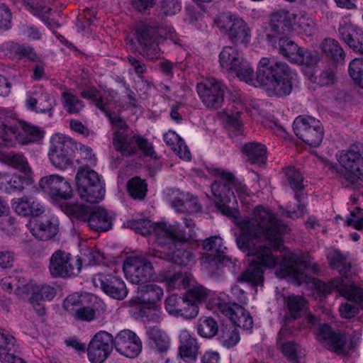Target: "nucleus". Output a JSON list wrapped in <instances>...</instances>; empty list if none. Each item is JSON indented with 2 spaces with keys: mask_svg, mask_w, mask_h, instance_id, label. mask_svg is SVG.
<instances>
[{
  "mask_svg": "<svg viewBox=\"0 0 363 363\" xmlns=\"http://www.w3.org/2000/svg\"><path fill=\"white\" fill-rule=\"evenodd\" d=\"M325 55L336 63H343L345 53L339 43L331 38L325 39L321 43Z\"/></svg>",
  "mask_w": 363,
  "mask_h": 363,
  "instance_id": "obj_37",
  "label": "nucleus"
},
{
  "mask_svg": "<svg viewBox=\"0 0 363 363\" xmlns=\"http://www.w3.org/2000/svg\"><path fill=\"white\" fill-rule=\"evenodd\" d=\"M62 210L69 216L88 222L91 207L84 204L65 203L61 205Z\"/></svg>",
  "mask_w": 363,
  "mask_h": 363,
  "instance_id": "obj_41",
  "label": "nucleus"
},
{
  "mask_svg": "<svg viewBox=\"0 0 363 363\" xmlns=\"http://www.w3.org/2000/svg\"><path fill=\"white\" fill-rule=\"evenodd\" d=\"M360 290L362 296L358 298L356 294H353L350 290L342 291L341 293L347 297V298L351 303H345L342 304L339 308L340 315L344 318H351L355 315L359 311V306L362 308L363 303V291L362 289L359 288Z\"/></svg>",
  "mask_w": 363,
  "mask_h": 363,
  "instance_id": "obj_34",
  "label": "nucleus"
},
{
  "mask_svg": "<svg viewBox=\"0 0 363 363\" xmlns=\"http://www.w3.org/2000/svg\"><path fill=\"white\" fill-rule=\"evenodd\" d=\"M149 345L160 354L166 353L169 349L170 341L167 335L159 328L154 326L147 330Z\"/></svg>",
  "mask_w": 363,
  "mask_h": 363,
  "instance_id": "obj_33",
  "label": "nucleus"
},
{
  "mask_svg": "<svg viewBox=\"0 0 363 363\" xmlns=\"http://www.w3.org/2000/svg\"><path fill=\"white\" fill-rule=\"evenodd\" d=\"M188 299L198 305V303L205 301L208 296V291L202 286H194L190 288L186 295Z\"/></svg>",
  "mask_w": 363,
  "mask_h": 363,
  "instance_id": "obj_56",
  "label": "nucleus"
},
{
  "mask_svg": "<svg viewBox=\"0 0 363 363\" xmlns=\"http://www.w3.org/2000/svg\"><path fill=\"white\" fill-rule=\"evenodd\" d=\"M293 128L296 136L311 147L319 146L323 139V127L319 121L313 117H297Z\"/></svg>",
  "mask_w": 363,
  "mask_h": 363,
  "instance_id": "obj_10",
  "label": "nucleus"
},
{
  "mask_svg": "<svg viewBox=\"0 0 363 363\" xmlns=\"http://www.w3.org/2000/svg\"><path fill=\"white\" fill-rule=\"evenodd\" d=\"M165 143L172 147L177 155L183 160H190L191 152L184 140L175 132L169 131L164 135Z\"/></svg>",
  "mask_w": 363,
  "mask_h": 363,
  "instance_id": "obj_36",
  "label": "nucleus"
},
{
  "mask_svg": "<svg viewBox=\"0 0 363 363\" xmlns=\"http://www.w3.org/2000/svg\"><path fill=\"white\" fill-rule=\"evenodd\" d=\"M92 281L96 287L113 298L123 300L128 294L124 281L118 276L100 273L93 277Z\"/></svg>",
  "mask_w": 363,
  "mask_h": 363,
  "instance_id": "obj_18",
  "label": "nucleus"
},
{
  "mask_svg": "<svg viewBox=\"0 0 363 363\" xmlns=\"http://www.w3.org/2000/svg\"><path fill=\"white\" fill-rule=\"evenodd\" d=\"M252 218H245L237 220L236 224L241 232L236 238L239 249L252 257L250 267L238 278L239 282H247L252 286L263 285V270L262 267L273 268L279 265L275 274L281 278L292 277L298 282L303 281L306 276L303 270L306 267L296 254L291 253L284 257L272 255L271 249L265 245H257L255 240L264 239L269 241L276 250L283 252L285 247L281 234L289 230L286 225L278 220L269 211L262 206H257Z\"/></svg>",
  "mask_w": 363,
  "mask_h": 363,
  "instance_id": "obj_1",
  "label": "nucleus"
},
{
  "mask_svg": "<svg viewBox=\"0 0 363 363\" xmlns=\"http://www.w3.org/2000/svg\"><path fill=\"white\" fill-rule=\"evenodd\" d=\"M161 9L164 15H174L181 9L179 0H161Z\"/></svg>",
  "mask_w": 363,
  "mask_h": 363,
  "instance_id": "obj_61",
  "label": "nucleus"
},
{
  "mask_svg": "<svg viewBox=\"0 0 363 363\" xmlns=\"http://www.w3.org/2000/svg\"><path fill=\"white\" fill-rule=\"evenodd\" d=\"M329 262L331 267L337 270L340 274L345 277V278L348 277L351 264L339 251H334L330 255Z\"/></svg>",
  "mask_w": 363,
  "mask_h": 363,
  "instance_id": "obj_42",
  "label": "nucleus"
},
{
  "mask_svg": "<svg viewBox=\"0 0 363 363\" xmlns=\"http://www.w3.org/2000/svg\"><path fill=\"white\" fill-rule=\"evenodd\" d=\"M80 95L82 98L92 101L96 106L103 111H106L105 104L99 90L94 86H87L82 89Z\"/></svg>",
  "mask_w": 363,
  "mask_h": 363,
  "instance_id": "obj_49",
  "label": "nucleus"
},
{
  "mask_svg": "<svg viewBox=\"0 0 363 363\" xmlns=\"http://www.w3.org/2000/svg\"><path fill=\"white\" fill-rule=\"evenodd\" d=\"M218 28L225 33L233 43H247L250 30L241 18L230 13L219 14L214 21Z\"/></svg>",
  "mask_w": 363,
  "mask_h": 363,
  "instance_id": "obj_8",
  "label": "nucleus"
},
{
  "mask_svg": "<svg viewBox=\"0 0 363 363\" xmlns=\"http://www.w3.org/2000/svg\"><path fill=\"white\" fill-rule=\"evenodd\" d=\"M216 172L220 180L214 182L211 186L216 206L223 215L234 217L236 211L230 206V204L232 200L235 199L233 187L236 185V179L230 172L220 169Z\"/></svg>",
  "mask_w": 363,
  "mask_h": 363,
  "instance_id": "obj_7",
  "label": "nucleus"
},
{
  "mask_svg": "<svg viewBox=\"0 0 363 363\" xmlns=\"http://www.w3.org/2000/svg\"><path fill=\"white\" fill-rule=\"evenodd\" d=\"M189 284V280L186 275L177 272L172 276L166 278V285L169 290L185 288Z\"/></svg>",
  "mask_w": 363,
  "mask_h": 363,
  "instance_id": "obj_55",
  "label": "nucleus"
},
{
  "mask_svg": "<svg viewBox=\"0 0 363 363\" xmlns=\"http://www.w3.org/2000/svg\"><path fill=\"white\" fill-rule=\"evenodd\" d=\"M75 181L77 193L82 200L96 203L104 199V184L95 171L88 167H81L77 170Z\"/></svg>",
  "mask_w": 363,
  "mask_h": 363,
  "instance_id": "obj_6",
  "label": "nucleus"
},
{
  "mask_svg": "<svg viewBox=\"0 0 363 363\" xmlns=\"http://www.w3.org/2000/svg\"><path fill=\"white\" fill-rule=\"evenodd\" d=\"M179 338V355L182 359H196L199 350L196 339L192 337L186 330L181 331Z\"/></svg>",
  "mask_w": 363,
  "mask_h": 363,
  "instance_id": "obj_29",
  "label": "nucleus"
},
{
  "mask_svg": "<svg viewBox=\"0 0 363 363\" xmlns=\"http://www.w3.org/2000/svg\"><path fill=\"white\" fill-rule=\"evenodd\" d=\"M113 145L115 148L126 155H132L137 152L135 135L130 137L127 133L118 131L114 137Z\"/></svg>",
  "mask_w": 363,
  "mask_h": 363,
  "instance_id": "obj_38",
  "label": "nucleus"
},
{
  "mask_svg": "<svg viewBox=\"0 0 363 363\" xmlns=\"http://www.w3.org/2000/svg\"><path fill=\"white\" fill-rule=\"evenodd\" d=\"M281 352L284 357L292 363H299L300 347L293 341H286L281 345Z\"/></svg>",
  "mask_w": 363,
  "mask_h": 363,
  "instance_id": "obj_51",
  "label": "nucleus"
},
{
  "mask_svg": "<svg viewBox=\"0 0 363 363\" xmlns=\"http://www.w3.org/2000/svg\"><path fill=\"white\" fill-rule=\"evenodd\" d=\"M70 254L57 250L51 257L50 260L49 270L50 274L54 277H69L77 275L81 270V259L74 260Z\"/></svg>",
  "mask_w": 363,
  "mask_h": 363,
  "instance_id": "obj_15",
  "label": "nucleus"
},
{
  "mask_svg": "<svg viewBox=\"0 0 363 363\" xmlns=\"http://www.w3.org/2000/svg\"><path fill=\"white\" fill-rule=\"evenodd\" d=\"M23 131L26 137V140L22 141L23 143L37 141L43 137V133L37 127L28 124L23 125Z\"/></svg>",
  "mask_w": 363,
  "mask_h": 363,
  "instance_id": "obj_58",
  "label": "nucleus"
},
{
  "mask_svg": "<svg viewBox=\"0 0 363 363\" xmlns=\"http://www.w3.org/2000/svg\"><path fill=\"white\" fill-rule=\"evenodd\" d=\"M72 196V189L69 182L62 179L60 184L58 186L57 193L53 196L58 197L60 199H67L71 198Z\"/></svg>",
  "mask_w": 363,
  "mask_h": 363,
  "instance_id": "obj_62",
  "label": "nucleus"
},
{
  "mask_svg": "<svg viewBox=\"0 0 363 363\" xmlns=\"http://www.w3.org/2000/svg\"><path fill=\"white\" fill-rule=\"evenodd\" d=\"M74 143L72 140L61 134H55L50 139L49 158L58 168L66 169L72 164L71 155Z\"/></svg>",
  "mask_w": 363,
  "mask_h": 363,
  "instance_id": "obj_11",
  "label": "nucleus"
},
{
  "mask_svg": "<svg viewBox=\"0 0 363 363\" xmlns=\"http://www.w3.org/2000/svg\"><path fill=\"white\" fill-rule=\"evenodd\" d=\"M17 128L8 127L0 120V145L4 147L12 146L16 139Z\"/></svg>",
  "mask_w": 363,
  "mask_h": 363,
  "instance_id": "obj_48",
  "label": "nucleus"
},
{
  "mask_svg": "<svg viewBox=\"0 0 363 363\" xmlns=\"http://www.w3.org/2000/svg\"><path fill=\"white\" fill-rule=\"evenodd\" d=\"M64 178L58 175H50L42 178L39 182L40 188L51 194L52 196L57 193L59 185Z\"/></svg>",
  "mask_w": 363,
  "mask_h": 363,
  "instance_id": "obj_50",
  "label": "nucleus"
},
{
  "mask_svg": "<svg viewBox=\"0 0 363 363\" xmlns=\"http://www.w3.org/2000/svg\"><path fill=\"white\" fill-rule=\"evenodd\" d=\"M15 52L20 57H26L31 61H36L38 58L33 48L29 46L18 45Z\"/></svg>",
  "mask_w": 363,
  "mask_h": 363,
  "instance_id": "obj_64",
  "label": "nucleus"
},
{
  "mask_svg": "<svg viewBox=\"0 0 363 363\" xmlns=\"http://www.w3.org/2000/svg\"><path fill=\"white\" fill-rule=\"evenodd\" d=\"M218 308L222 314L229 318L234 327L242 328L245 330L252 328V316L240 305L231 302H220Z\"/></svg>",
  "mask_w": 363,
  "mask_h": 363,
  "instance_id": "obj_21",
  "label": "nucleus"
},
{
  "mask_svg": "<svg viewBox=\"0 0 363 363\" xmlns=\"http://www.w3.org/2000/svg\"><path fill=\"white\" fill-rule=\"evenodd\" d=\"M171 205L177 211H191L199 212L201 211V206L197 203L196 199H193L189 201H183L182 199L178 197L177 200H172Z\"/></svg>",
  "mask_w": 363,
  "mask_h": 363,
  "instance_id": "obj_52",
  "label": "nucleus"
},
{
  "mask_svg": "<svg viewBox=\"0 0 363 363\" xmlns=\"http://www.w3.org/2000/svg\"><path fill=\"white\" fill-rule=\"evenodd\" d=\"M11 13L4 4L0 5V28L8 29L10 27Z\"/></svg>",
  "mask_w": 363,
  "mask_h": 363,
  "instance_id": "obj_63",
  "label": "nucleus"
},
{
  "mask_svg": "<svg viewBox=\"0 0 363 363\" xmlns=\"http://www.w3.org/2000/svg\"><path fill=\"white\" fill-rule=\"evenodd\" d=\"M3 179H5L6 184L1 182L0 188H4L9 192L22 191L25 184L30 185L33 182V179L30 174H25L24 176L13 174L11 177L5 176Z\"/></svg>",
  "mask_w": 363,
  "mask_h": 363,
  "instance_id": "obj_39",
  "label": "nucleus"
},
{
  "mask_svg": "<svg viewBox=\"0 0 363 363\" xmlns=\"http://www.w3.org/2000/svg\"><path fill=\"white\" fill-rule=\"evenodd\" d=\"M83 255V260L87 262L88 265L99 264L103 259L101 253L98 250L94 248L84 249Z\"/></svg>",
  "mask_w": 363,
  "mask_h": 363,
  "instance_id": "obj_60",
  "label": "nucleus"
},
{
  "mask_svg": "<svg viewBox=\"0 0 363 363\" xmlns=\"http://www.w3.org/2000/svg\"><path fill=\"white\" fill-rule=\"evenodd\" d=\"M70 315L78 320L91 321L95 318V311L89 306L77 307L70 310Z\"/></svg>",
  "mask_w": 363,
  "mask_h": 363,
  "instance_id": "obj_54",
  "label": "nucleus"
},
{
  "mask_svg": "<svg viewBox=\"0 0 363 363\" xmlns=\"http://www.w3.org/2000/svg\"><path fill=\"white\" fill-rule=\"evenodd\" d=\"M347 225H353L357 230L363 228V212L360 207L351 211L350 217L346 220Z\"/></svg>",
  "mask_w": 363,
  "mask_h": 363,
  "instance_id": "obj_57",
  "label": "nucleus"
},
{
  "mask_svg": "<svg viewBox=\"0 0 363 363\" xmlns=\"http://www.w3.org/2000/svg\"><path fill=\"white\" fill-rule=\"evenodd\" d=\"M12 205L16 213L26 217H38L45 211L44 207L33 197L23 196L17 199Z\"/></svg>",
  "mask_w": 363,
  "mask_h": 363,
  "instance_id": "obj_25",
  "label": "nucleus"
},
{
  "mask_svg": "<svg viewBox=\"0 0 363 363\" xmlns=\"http://www.w3.org/2000/svg\"><path fill=\"white\" fill-rule=\"evenodd\" d=\"M278 46L280 54L291 62L305 66L311 70V74H312V69L319 60L316 54L301 48L286 36L279 39Z\"/></svg>",
  "mask_w": 363,
  "mask_h": 363,
  "instance_id": "obj_9",
  "label": "nucleus"
},
{
  "mask_svg": "<svg viewBox=\"0 0 363 363\" xmlns=\"http://www.w3.org/2000/svg\"><path fill=\"white\" fill-rule=\"evenodd\" d=\"M219 61L220 66L228 72L235 73L248 84L265 88L271 96L282 97L291 92L294 73L284 62L262 57L254 79L253 68L235 47H224L219 55Z\"/></svg>",
  "mask_w": 363,
  "mask_h": 363,
  "instance_id": "obj_2",
  "label": "nucleus"
},
{
  "mask_svg": "<svg viewBox=\"0 0 363 363\" xmlns=\"http://www.w3.org/2000/svg\"><path fill=\"white\" fill-rule=\"evenodd\" d=\"M339 34L341 39L353 50L358 51L360 53L363 52L361 30L357 29L352 24L345 23L340 26Z\"/></svg>",
  "mask_w": 363,
  "mask_h": 363,
  "instance_id": "obj_31",
  "label": "nucleus"
},
{
  "mask_svg": "<svg viewBox=\"0 0 363 363\" xmlns=\"http://www.w3.org/2000/svg\"><path fill=\"white\" fill-rule=\"evenodd\" d=\"M128 279L133 284L143 285L153 277V267L150 261L143 257H128L123 266Z\"/></svg>",
  "mask_w": 363,
  "mask_h": 363,
  "instance_id": "obj_12",
  "label": "nucleus"
},
{
  "mask_svg": "<svg viewBox=\"0 0 363 363\" xmlns=\"http://www.w3.org/2000/svg\"><path fill=\"white\" fill-rule=\"evenodd\" d=\"M4 160L9 165L18 169L25 174H29L31 172L28 161L23 154L9 153L5 156Z\"/></svg>",
  "mask_w": 363,
  "mask_h": 363,
  "instance_id": "obj_44",
  "label": "nucleus"
},
{
  "mask_svg": "<svg viewBox=\"0 0 363 363\" xmlns=\"http://www.w3.org/2000/svg\"><path fill=\"white\" fill-rule=\"evenodd\" d=\"M348 72L354 84L363 88V59L355 58L352 60L349 65Z\"/></svg>",
  "mask_w": 363,
  "mask_h": 363,
  "instance_id": "obj_47",
  "label": "nucleus"
},
{
  "mask_svg": "<svg viewBox=\"0 0 363 363\" xmlns=\"http://www.w3.org/2000/svg\"><path fill=\"white\" fill-rule=\"evenodd\" d=\"M87 223L96 231H107L112 228L113 218L106 209L94 206L91 208Z\"/></svg>",
  "mask_w": 363,
  "mask_h": 363,
  "instance_id": "obj_28",
  "label": "nucleus"
},
{
  "mask_svg": "<svg viewBox=\"0 0 363 363\" xmlns=\"http://www.w3.org/2000/svg\"><path fill=\"white\" fill-rule=\"evenodd\" d=\"M136 38L142 48L143 55L152 60L160 57V40L169 39L177 43V34L172 27H159L150 23H142L137 26Z\"/></svg>",
  "mask_w": 363,
  "mask_h": 363,
  "instance_id": "obj_4",
  "label": "nucleus"
},
{
  "mask_svg": "<svg viewBox=\"0 0 363 363\" xmlns=\"http://www.w3.org/2000/svg\"><path fill=\"white\" fill-rule=\"evenodd\" d=\"M135 142L138 148L144 153L145 156H149L153 158L157 157V155L154 150V147L147 139L143 138L139 135H135Z\"/></svg>",
  "mask_w": 363,
  "mask_h": 363,
  "instance_id": "obj_59",
  "label": "nucleus"
},
{
  "mask_svg": "<svg viewBox=\"0 0 363 363\" xmlns=\"http://www.w3.org/2000/svg\"><path fill=\"white\" fill-rule=\"evenodd\" d=\"M284 306L288 311V315H285L286 321L302 317L304 328H311L318 323V318L308 311V303L303 296L291 295L285 297Z\"/></svg>",
  "mask_w": 363,
  "mask_h": 363,
  "instance_id": "obj_17",
  "label": "nucleus"
},
{
  "mask_svg": "<svg viewBox=\"0 0 363 363\" xmlns=\"http://www.w3.org/2000/svg\"><path fill=\"white\" fill-rule=\"evenodd\" d=\"M312 283L315 290L324 296L330 294L334 289H337L340 292L350 290L353 294L354 293L358 298L362 296L361 291L358 289V286H355L353 283H348L342 278L333 279L328 283H325L318 279H313Z\"/></svg>",
  "mask_w": 363,
  "mask_h": 363,
  "instance_id": "obj_24",
  "label": "nucleus"
},
{
  "mask_svg": "<svg viewBox=\"0 0 363 363\" xmlns=\"http://www.w3.org/2000/svg\"><path fill=\"white\" fill-rule=\"evenodd\" d=\"M113 336L106 331L96 333L86 348L89 360L91 363H103L113 351Z\"/></svg>",
  "mask_w": 363,
  "mask_h": 363,
  "instance_id": "obj_14",
  "label": "nucleus"
},
{
  "mask_svg": "<svg viewBox=\"0 0 363 363\" xmlns=\"http://www.w3.org/2000/svg\"><path fill=\"white\" fill-rule=\"evenodd\" d=\"M196 89L206 107L216 110L223 104L227 87L215 79H209L198 84Z\"/></svg>",
  "mask_w": 363,
  "mask_h": 363,
  "instance_id": "obj_13",
  "label": "nucleus"
},
{
  "mask_svg": "<svg viewBox=\"0 0 363 363\" xmlns=\"http://www.w3.org/2000/svg\"><path fill=\"white\" fill-rule=\"evenodd\" d=\"M197 329L201 336L211 338L217 334L218 327L213 318L203 317L199 319Z\"/></svg>",
  "mask_w": 363,
  "mask_h": 363,
  "instance_id": "obj_43",
  "label": "nucleus"
},
{
  "mask_svg": "<svg viewBox=\"0 0 363 363\" xmlns=\"http://www.w3.org/2000/svg\"><path fill=\"white\" fill-rule=\"evenodd\" d=\"M241 152L252 164L261 165L266 162L267 148L262 143L257 142L247 143L242 145Z\"/></svg>",
  "mask_w": 363,
  "mask_h": 363,
  "instance_id": "obj_32",
  "label": "nucleus"
},
{
  "mask_svg": "<svg viewBox=\"0 0 363 363\" xmlns=\"http://www.w3.org/2000/svg\"><path fill=\"white\" fill-rule=\"evenodd\" d=\"M270 27L278 35H286L292 30L291 14L286 10L274 12L270 18Z\"/></svg>",
  "mask_w": 363,
  "mask_h": 363,
  "instance_id": "obj_30",
  "label": "nucleus"
},
{
  "mask_svg": "<svg viewBox=\"0 0 363 363\" xmlns=\"http://www.w3.org/2000/svg\"><path fill=\"white\" fill-rule=\"evenodd\" d=\"M28 228L32 235L40 240H49L58 233V225L48 218H33Z\"/></svg>",
  "mask_w": 363,
  "mask_h": 363,
  "instance_id": "obj_23",
  "label": "nucleus"
},
{
  "mask_svg": "<svg viewBox=\"0 0 363 363\" xmlns=\"http://www.w3.org/2000/svg\"><path fill=\"white\" fill-rule=\"evenodd\" d=\"M113 348L128 358L137 357L142 350V342L132 330H123L113 337Z\"/></svg>",
  "mask_w": 363,
  "mask_h": 363,
  "instance_id": "obj_19",
  "label": "nucleus"
},
{
  "mask_svg": "<svg viewBox=\"0 0 363 363\" xmlns=\"http://www.w3.org/2000/svg\"><path fill=\"white\" fill-rule=\"evenodd\" d=\"M195 223L184 218L182 223H176L169 227L164 226L158 234V244L164 249L160 255L152 254V257L164 256L168 261L178 265H187L194 259L192 252L187 250V241L196 235Z\"/></svg>",
  "mask_w": 363,
  "mask_h": 363,
  "instance_id": "obj_3",
  "label": "nucleus"
},
{
  "mask_svg": "<svg viewBox=\"0 0 363 363\" xmlns=\"http://www.w3.org/2000/svg\"><path fill=\"white\" fill-rule=\"evenodd\" d=\"M165 309L169 314L192 319L197 316L199 307L191 299L184 296L172 295L165 300Z\"/></svg>",
  "mask_w": 363,
  "mask_h": 363,
  "instance_id": "obj_20",
  "label": "nucleus"
},
{
  "mask_svg": "<svg viewBox=\"0 0 363 363\" xmlns=\"http://www.w3.org/2000/svg\"><path fill=\"white\" fill-rule=\"evenodd\" d=\"M127 189L133 198L140 200L145 198L147 190L145 180H143L138 177H135L128 182Z\"/></svg>",
  "mask_w": 363,
  "mask_h": 363,
  "instance_id": "obj_45",
  "label": "nucleus"
},
{
  "mask_svg": "<svg viewBox=\"0 0 363 363\" xmlns=\"http://www.w3.org/2000/svg\"><path fill=\"white\" fill-rule=\"evenodd\" d=\"M17 290L19 293H30V303H35L36 301H50L56 295V290L54 287L48 285L36 286L32 283H28L23 286L18 285Z\"/></svg>",
  "mask_w": 363,
  "mask_h": 363,
  "instance_id": "obj_26",
  "label": "nucleus"
},
{
  "mask_svg": "<svg viewBox=\"0 0 363 363\" xmlns=\"http://www.w3.org/2000/svg\"><path fill=\"white\" fill-rule=\"evenodd\" d=\"M318 337L328 350L337 354L345 353L346 337L343 333L334 332L330 325L325 324L320 326Z\"/></svg>",
  "mask_w": 363,
  "mask_h": 363,
  "instance_id": "obj_22",
  "label": "nucleus"
},
{
  "mask_svg": "<svg viewBox=\"0 0 363 363\" xmlns=\"http://www.w3.org/2000/svg\"><path fill=\"white\" fill-rule=\"evenodd\" d=\"M360 147L353 144L339 157V163L342 167L333 164L327 159L323 160L325 167L331 171L334 176L340 179H345L351 185H355L362 176L363 157Z\"/></svg>",
  "mask_w": 363,
  "mask_h": 363,
  "instance_id": "obj_5",
  "label": "nucleus"
},
{
  "mask_svg": "<svg viewBox=\"0 0 363 363\" xmlns=\"http://www.w3.org/2000/svg\"><path fill=\"white\" fill-rule=\"evenodd\" d=\"M65 107L70 113H79L83 108V102L79 100L76 96L68 93L64 92L62 94Z\"/></svg>",
  "mask_w": 363,
  "mask_h": 363,
  "instance_id": "obj_53",
  "label": "nucleus"
},
{
  "mask_svg": "<svg viewBox=\"0 0 363 363\" xmlns=\"http://www.w3.org/2000/svg\"><path fill=\"white\" fill-rule=\"evenodd\" d=\"M24 4L28 10L32 11L34 15L39 16L43 21L48 26H52L49 21L50 12L52 9L48 6L46 0H23Z\"/></svg>",
  "mask_w": 363,
  "mask_h": 363,
  "instance_id": "obj_40",
  "label": "nucleus"
},
{
  "mask_svg": "<svg viewBox=\"0 0 363 363\" xmlns=\"http://www.w3.org/2000/svg\"><path fill=\"white\" fill-rule=\"evenodd\" d=\"M285 179L284 184L291 187L295 193V198L298 201L297 211H287L289 218H300L306 213L305 194L301 191L304 189L303 177L294 167H288L283 169Z\"/></svg>",
  "mask_w": 363,
  "mask_h": 363,
  "instance_id": "obj_16",
  "label": "nucleus"
},
{
  "mask_svg": "<svg viewBox=\"0 0 363 363\" xmlns=\"http://www.w3.org/2000/svg\"><path fill=\"white\" fill-rule=\"evenodd\" d=\"M220 340L223 346L230 348L240 340V334L237 328L232 325H225L221 330Z\"/></svg>",
  "mask_w": 363,
  "mask_h": 363,
  "instance_id": "obj_46",
  "label": "nucleus"
},
{
  "mask_svg": "<svg viewBox=\"0 0 363 363\" xmlns=\"http://www.w3.org/2000/svg\"><path fill=\"white\" fill-rule=\"evenodd\" d=\"M138 295L131 302L136 303L155 304L163 297L164 292L161 286L155 284L140 285L137 287Z\"/></svg>",
  "mask_w": 363,
  "mask_h": 363,
  "instance_id": "obj_27",
  "label": "nucleus"
},
{
  "mask_svg": "<svg viewBox=\"0 0 363 363\" xmlns=\"http://www.w3.org/2000/svg\"><path fill=\"white\" fill-rule=\"evenodd\" d=\"M129 228L134 230L136 233L143 235H150L152 233H155L157 242H158V234L160 230H163V227H169L165 223H158L154 225L148 219L132 220L127 222Z\"/></svg>",
  "mask_w": 363,
  "mask_h": 363,
  "instance_id": "obj_35",
  "label": "nucleus"
}]
</instances>
